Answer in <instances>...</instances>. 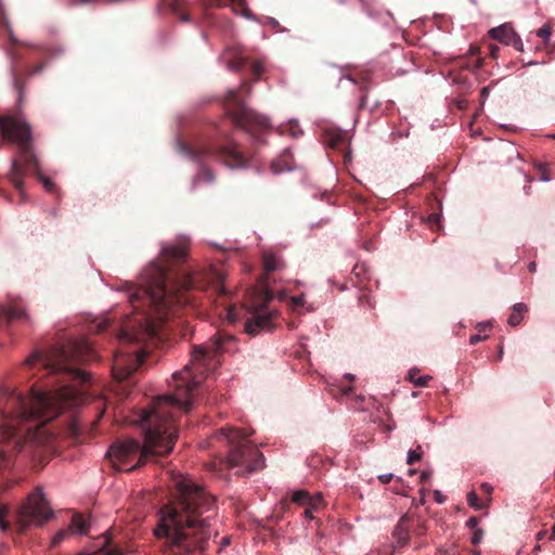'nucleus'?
Returning <instances> with one entry per match:
<instances>
[{
	"label": "nucleus",
	"mask_w": 555,
	"mask_h": 555,
	"mask_svg": "<svg viewBox=\"0 0 555 555\" xmlns=\"http://www.w3.org/2000/svg\"><path fill=\"white\" fill-rule=\"evenodd\" d=\"M73 396L66 386L54 391L31 389L29 396L0 390V474L13 466V455L42 462L54 451V434L46 425Z\"/></svg>",
	"instance_id": "1"
},
{
	"label": "nucleus",
	"mask_w": 555,
	"mask_h": 555,
	"mask_svg": "<svg viewBox=\"0 0 555 555\" xmlns=\"http://www.w3.org/2000/svg\"><path fill=\"white\" fill-rule=\"evenodd\" d=\"M173 486V498L159 511L154 535L172 555L204 553L212 534L216 499L189 476L175 477Z\"/></svg>",
	"instance_id": "2"
},
{
	"label": "nucleus",
	"mask_w": 555,
	"mask_h": 555,
	"mask_svg": "<svg viewBox=\"0 0 555 555\" xmlns=\"http://www.w3.org/2000/svg\"><path fill=\"white\" fill-rule=\"evenodd\" d=\"M198 386L199 380L193 377L185 385L178 386L173 393L157 397L151 410L143 411L140 422L145 427L144 443L128 438L116 441L106 452L109 457L119 461V469L132 470L152 456L172 451L178 437L176 413L192 410L194 390Z\"/></svg>",
	"instance_id": "3"
},
{
	"label": "nucleus",
	"mask_w": 555,
	"mask_h": 555,
	"mask_svg": "<svg viewBox=\"0 0 555 555\" xmlns=\"http://www.w3.org/2000/svg\"><path fill=\"white\" fill-rule=\"evenodd\" d=\"M195 288H205L199 273L189 269L170 273L165 264L152 261L143 269L137 284L125 282L117 289L127 292L132 305L142 301L153 307L155 315L145 314L139 325L142 334L154 337L167 323L176 305L190 304L183 293Z\"/></svg>",
	"instance_id": "4"
},
{
	"label": "nucleus",
	"mask_w": 555,
	"mask_h": 555,
	"mask_svg": "<svg viewBox=\"0 0 555 555\" xmlns=\"http://www.w3.org/2000/svg\"><path fill=\"white\" fill-rule=\"evenodd\" d=\"M92 344L85 337L72 338L62 344H55L44 351H34L25 361L29 367L39 364L49 374H62L68 380L87 383L88 373L77 369L75 363L94 359Z\"/></svg>",
	"instance_id": "5"
},
{
	"label": "nucleus",
	"mask_w": 555,
	"mask_h": 555,
	"mask_svg": "<svg viewBox=\"0 0 555 555\" xmlns=\"http://www.w3.org/2000/svg\"><path fill=\"white\" fill-rule=\"evenodd\" d=\"M0 132L5 140L17 145L18 158L12 159L8 178L21 195L24 196L23 176L31 168L36 170L38 180L44 189L50 193L54 192L53 181L42 173L39 160L34 152L31 127L28 121L21 116H2L0 117Z\"/></svg>",
	"instance_id": "6"
},
{
	"label": "nucleus",
	"mask_w": 555,
	"mask_h": 555,
	"mask_svg": "<svg viewBox=\"0 0 555 555\" xmlns=\"http://www.w3.org/2000/svg\"><path fill=\"white\" fill-rule=\"evenodd\" d=\"M177 147L183 155L201 165L199 175L193 180V188L198 182L201 176H203V179L207 183H212L215 181L212 170L203 165V162L207 158L222 160L230 169H245L249 167V160L234 142H228L221 145L216 143H206L197 149H191L179 140L177 142Z\"/></svg>",
	"instance_id": "7"
},
{
	"label": "nucleus",
	"mask_w": 555,
	"mask_h": 555,
	"mask_svg": "<svg viewBox=\"0 0 555 555\" xmlns=\"http://www.w3.org/2000/svg\"><path fill=\"white\" fill-rule=\"evenodd\" d=\"M248 434L243 429L220 428L212 439L228 447V464L236 468L240 475L260 470L264 466L263 454L247 439Z\"/></svg>",
	"instance_id": "8"
},
{
	"label": "nucleus",
	"mask_w": 555,
	"mask_h": 555,
	"mask_svg": "<svg viewBox=\"0 0 555 555\" xmlns=\"http://www.w3.org/2000/svg\"><path fill=\"white\" fill-rule=\"evenodd\" d=\"M237 89H230L227 93L225 109L233 124L242 128L254 144H264L266 137L272 131L270 118L260 115L247 107L238 99Z\"/></svg>",
	"instance_id": "9"
},
{
	"label": "nucleus",
	"mask_w": 555,
	"mask_h": 555,
	"mask_svg": "<svg viewBox=\"0 0 555 555\" xmlns=\"http://www.w3.org/2000/svg\"><path fill=\"white\" fill-rule=\"evenodd\" d=\"M53 517L44 493L41 488L31 492L26 502L15 514V525L20 532H24L30 527H40Z\"/></svg>",
	"instance_id": "10"
},
{
	"label": "nucleus",
	"mask_w": 555,
	"mask_h": 555,
	"mask_svg": "<svg viewBox=\"0 0 555 555\" xmlns=\"http://www.w3.org/2000/svg\"><path fill=\"white\" fill-rule=\"evenodd\" d=\"M118 338L125 346L115 352L112 372L116 379L125 380L144 362L146 352L140 347L128 346L133 340H139L137 335L121 331Z\"/></svg>",
	"instance_id": "11"
},
{
	"label": "nucleus",
	"mask_w": 555,
	"mask_h": 555,
	"mask_svg": "<svg viewBox=\"0 0 555 555\" xmlns=\"http://www.w3.org/2000/svg\"><path fill=\"white\" fill-rule=\"evenodd\" d=\"M234 341L230 334L218 333L203 345L194 346L191 363L198 366L199 373L212 371L218 365L217 357L229 350V346Z\"/></svg>",
	"instance_id": "12"
},
{
	"label": "nucleus",
	"mask_w": 555,
	"mask_h": 555,
	"mask_svg": "<svg viewBox=\"0 0 555 555\" xmlns=\"http://www.w3.org/2000/svg\"><path fill=\"white\" fill-rule=\"evenodd\" d=\"M272 291H267L261 298H254L248 304L249 317L244 330L248 335L255 336L262 331L270 330L272 313L268 310V304L273 299Z\"/></svg>",
	"instance_id": "13"
},
{
	"label": "nucleus",
	"mask_w": 555,
	"mask_h": 555,
	"mask_svg": "<svg viewBox=\"0 0 555 555\" xmlns=\"http://www.w3.org/2000/svg\"><path fill=\"white\" fill-rule=\"evenodd\" d=\"M90 528V522L88 518H85L80 514H75L72 517L70 524L61 530H59L51 540V545L56 547L63 541L68 540L76 535L87 534Z\"/></svg>",
	"instance_id": "14"
},
{
	"label": "nucleus",
	"mask_w": 555,
	"mask_h": 555,
	"mask_svg": "<svg viewBox=\"0 0 555 555\" xmlns=\"http://www.w3.org/2000/svg\"><path fill=\"white\" fill-rule=\"evenodd\" d=\"M489 35L491 38L505 46H512L519 52L524 51V43L520 36L507 24H502L498 27L491 28Z\"/></svg>",
	"instance_id": "15"
},
{
	"label": "nucleus",
	"mask_w": 555,
	"mask_h": 555,
	"mask_svg": "<svg viewBox=\"0 0 555 555\" xmlns=\"http://www.w3.org/2000/svg\"><path fill=\"white\" fill-rule=\"evenodd\" d=\"M96 553H102L103 555H124L119 546L112 543L108 530L98 537L80 555H94Z\"/></svg>",
	"instance_id": "16"
},
{
	"label": "nucleus",
	"mask_w": 555,
	"mask_h": 555,
	"mask_svg": "<svg viewBox=\"0 0 555 555\" xmlns=\"http://www.w3.org/2000/svg\"><path fill=\"white\" fill-rule=\"evenodd\" d=\"M283 266H284L283 261L275 254L267 253L263 255V268H264L266 273L260 278V281H259V283L262 287L263 294H266L267 291H271L269 288L268 274L273 271L280 270Z\"/></svg>",
	"instance_id": "17"
},
{
	"label": "nucleus",
	"mask_w": 555,
	"mask_h": 555,
	"mask_svg": "<svg viewBox=\"0 0 555 555\" xmlns=\"http://www.w3.org/2000/svg\"><path fill=\"white\" fill-rule=\"evenodd\" d=\"M160 254L167 262H179L186 257V246L183 244H163Z\"/></svg>",
	"instance_id": "18"
},
{
	"label": "nucleus",
	"mask_w": 555,
	"mask_h": 555,
	"mask_svg": "<svg viewBox=\"0 0 555 555\" xmlns=\"http://www.w3.org/2000/svg\"><path fill=\"white\" fill-rule=\"evenodd\" d=\"M0 320H3L5 322L10 323L15 320L29 321V317L23 308H18L15 306L0 305Z\"/></svg>",
	"instance_id": "19"
},
{
	"label": "nucleus",
	"mask_w": 555,
	"mask_h": 555,
	"mask_svg": "<svg viewBox=\"0 0 555 555\" xmlns=\"http://www.w3.org/2000/svg\"><path fill=\"white\" fill-rule=\"evenodd\" d=\"M406 518V516L401 517L398 525L396 526L393 530V538L397 541L398 546L403 547L405 546L410 541V532L406 528L402 526L403 520Z\"/></svg>",
	"instance_id": "20"
},
{
	"label": "nucleus",
	"mask_w": 555,
	"mask_h": 555,
	"mask_svg": "<svg viewBox=\"0 0 555 555\" xmlns=\"http://www.w3.org/2000/svg\"><path fill=\"white\" fill-rule=\"evenodd\" d=\"M527 311V306L524 302L515 304L512 307V312L508 315L507 323L511 326H517L524 318V313Z\"/></svg>",
	"instance_id": "21"
},
{
	"label": "nucleus",
	"mask_w": 555,
	"mask_h": 555,
	"mask_svg": "<svg viewBox=\"0 0 555 555\" xmlns=\"http://www.w3.org/2000/svg\"><path fill=\"white\" fill-rule=\"evenodd\" d=\"M292 502L304 505V506H312L317 508L315 499L311 498L308 491L306 490H297L292 495Z\"/></svg>",
	"instance_id": "22"
},
{
	"label": "nucleus",
	"mask_w": 555,
	"mask_h": 555,
	"mask_svg": "<svg viewBox=\"0 0 555 555\" xmlns=\"http://www.w3.org/2000/svg\"><path fill=\"white\" fill-rule=\"evenodd\" d=\"M416 369H411L408 373L409 380L416 387H425L431 377L429 375L416 376Z\"/></svg>",
	"instance_id": "23"
},
{
	"label": "nucleus",
	"mask_w": 555,
	"mask_h": 555,
	"mask_svg": "<svg viewBox=\"0 0 555 555\" xmlns=\"http://www.w3.org/2000/svg\"><path fill=\"white\" fill-rule=\"evenodd\" d=\"M281 133H288L291 137L297 138L302 134V129L296 120H291L287 128H282Z\"/></svg>",
	"instance_id": "24"
},
{
	"label": "nucleus",
	"mask_w": 555,
	"mask_h": 555,
	"mask_svg": "<svg viewBox=\"0 0 555 555\" xmlns=\"http://www.w3.org/2000/svg\"><path fill=\"white\" fill-rule=\"evenodd\" d=\"M7 54H8V56L10 57V60L12 62V64H11V73H12L13 83H14L15 88H18V80H17L16 73H15V64L18 61L20 56L13 50H8Z\"/></svg>",
	"instance_id": "25"
},
{
	"label": "nucleus",
	"mask_w": 555,
	"mask_h": 555,
	"mask_svg": "<svg viewBox=\"0 0 555 555\" xmlns=\"http://www.w3.org/2000/svg\"><path fill=\"white\" fill-rule=\"evenodd\" d=\"M423 452L422 447L417 446L415 450H409L406 455V463L412 465L422 459Z\"/></svg>",
	"instance_id": "26"
},
{
	"label": "nucleus",
	"mask_w": 555,
	"mask_h": 555,
	"mask_svg": "<svg viewBox=\"0 0 555 555\" xmlns=\"http://www.w3.org/2000/svg\"><path fill=\"white\" fill-rule=\"evenodd\" d=\"M467 503L474 509L478 511V509L483 508V504L480 502V500L475 491H470L467 493Z\"/></svg>",
	"instance_id": "27"
},
{
	"label": "nucleus",
	"mask_w": 555,
	"mask_h": 555,
	"mask_svg": "<svg viewBox=\"0 0 555 555\" xmlns=\"http://www.w3.org/2000/svg\"><path fill=\"white\" fill-rule=\"evenodd\" d=\"M270 167L272 172L275 175L293 170V167L287 164L282 166L280 159L273 160Z\"/></svg>",
	"instance_id": "28"
},
{
	"label": "nucleus",
	"mask_w": 555,
	"mask_h": 555,
	"mask_svg": "<svg viewBox=\"0 0 555 555\" xmlns=\"http://www.w3.org/2000/svg\"><path fill=\"white\" fill-rule=\"evenodd\" d=\"M244 67V61L242 59H235L225 63V68L230 72H241Z\"/></svg>",
	"instance_id": "29"
},
{
	"label": "nucleus",
	"mask_w": 555,
	"mask_h": 555,
	"mask_svg": "<svg viewBox=\"0 0 555 555\" xmlns=\"http://www.w3.org/2000/svg\"><path fill=\"white\" fill-rule=\"evenodd\" d=\"M8 511L5 507H0V531L7 532L10 529V522L7 520Z\"/></svg>",
	"instance_id": "30"
},
{
	"label": "nucleus",
	"mask_w": 555,
	"mask_h": 555,
	"mask_svg": "<svg viewBox=\"0 0 555 555\" xmlns=\"http://www.w3.org/2000/svg\"><path fill=\"white\" fill-rule=\"evenodd\" d=\"M552 28L548 25H543L538 31L537 36L542 38L545 42L550 40Z\"/></svg>",
	"instance_id": "31"
},
{
	"label": "nucleus",
	"mask_w": 555,
	"mask_h": 555,
	"mask_svg": "<svg viewBox=\"0 0 555 555\" xmlns=\"http://www.w3.org/2000/svg\"><path fill=\"white\" fill-rule=\"evenodd\" d=\"M251 72L258 79L264 72V66L260 61H255L251 65Z\"/></svg>",
	"instance_id": "32"
},
{
	"label": "nucleus",
	"mask_w": 555,
	"mask_h": 555,
	"mask_svg": "<svg viewBox=\"0 0 555 555\" xmlns=\"http://www.w3.org/2000/svg\"><path fill=\"white\" fill-rule=\"evenodd\" d=\"M344 133H336L334 134L332 138H330L328 140V144L333 147V149H337L339 147V144L340 142L343 141L344 139Z\"/></svg>",
	"instance_id": "33"
},
{
	"label": "nucleus",
	"mask_w": 555,
	"mask_h": 555,
	"mask_svg": "<svg viewBox=\"0 0 555 555\" xmlns=\"http://www.w3.org/2000/svg\"><path fill=\"white\" fill-rule=\"evenodd\" d=\"M482 538H483V530L476 529L472 535V543L475 545H478L482 541Z\"/></svg>",
	"instance_id": "34"
},
{
	"label": "nucleus",
	"mask_w": 555,
	"mask_h": 555,
	"mask_svg": "<svg viewBox=\"0 0 555 555\" xmlns=\"http://www.w3.org/2000/svg\"><path fill=\"white\" fill-rule=\"evenodd\" d=\"M332 386L337 388L341 396H349L353 390L352 386H341L340 384H334Z\"/></svg>",
	"instance_id": "35"
},
{
	"label": "nucleus",
	"mask_w": 555,
	"mask_h": 555,
	"mask_svg": "<svg viewBox=\"0 0 555 555\" xmlns=\"http://www.w3.org/2000/svg\"><path fill=\"white\" fill-rule=\"evenodd\" d=\"M291 300H292L293 308L300 307L305 302V295L300 294L297 296H293Z\"/></svg>",
	"instance_id": "36"
},
{
	"label": "nucleus",
	"mask_w": 555,
	"mask_h": 555,
	"mask_svg": "<svg viewBox=\"0 0 555 555\" xmlns=\"http://www.w3.org/2000/svg\"><path fill=\"white\" fill-rule=\"evenodd\" d=\"M487 338H488L487 335L474 334L469 337V344L476 345L482 340H486Z\"/></svg>",
	"instance_id": "37"
},
{
	"label": "nucleus",
	"mask_w": 555,
	"mask_h": 555,
	"mask_svg": "<svg viewBox=\"0 0 555 555\" xmlns=\"http://www.w3.org/2000/svg\"><path fill=\"white\" fill-rule=\"evenodd\" d=\"M478 524H479V519L475 516H472L466 520L465 525L469 529H477Z\"/></svg>",
	"instance_id": "38"
},
{
	"label": "nucleus",
	"mask_w": 555,
	"mask_h": 555,
	"mask_svg": "<svg viewBox=\"0 0 555 555\" xmlns=\"http://www.w3.org/2000/svg\"><path fill=\"white\" fill-rule=\"evenodd\" d=\"M5 27L9 31V37H10V40L13 42V43H20V40L16 38V36L14 35L13 30H12V27H11V24L5 21Z\"/></svg>",
	"instance_id": "39"
},
{
	"label": "nucleus",
	"mask_w": 555,
	"mask_h": 555,
	"mask_svg": "<svg viewBox=\"0 0 555 555\" xmlns=\"http://www.w3.org/2000/svg\"><path fill=\"white\" fill-rule=\"evenodd\" d=\"M489 49H490V52H489L490 56L493 57V59H498L499 57V53H500L499 46L490 44Z\"/></svg>",
	"instance_id": "40"
},
{
	"label": "nucleus",
	"mask_w": 555,
	"mask_h": 555,
	"mask_svg": "<svg viewBox=\"0 0 555 555\" xmlns=\"http://www.w3.org/2000/svg\"><path fill=\"white\" fill-rule=\"evenodd\" d=\"M434 496H435V500H436V502H437L438 504H442V503H444V501H446V498H444V495L441 493V491H440V490H435V491H434Z\"/></svg>",
	"instance_id": "41"
},
{
	"label": "nucleus",
	"mask_w": 555,
	"mask_h": 555,
	"mask_svg": "<svg viewBox=\"0 0 555 555\" xmlns=\"http://www.w3.org/2000/svg\"><path fill=\"white\" fill-rule=\"evenodd\" d=\"M267 23H268V25H270L272 28H274L276 30L280 28V23L274 17L268 16L267 17Z\"/></svg>",
	"instance_id": "42"
},
{
	"label": "nucleus",
	"mask_w": 555,
	"mask_h": 555,
	"mask_svg": "<svg viewBox=\"0 0 555 555\" xmlns=\"http://www.w3.org/2000/svg\"><path fill=\"white\" fill-rule=\"evenodd\" d=\"M314 511H317V508H313L312 506H307V508L305 509V513H304L305 517L310 520L313 519Z\"/></svg>",
	"instance_id": "43"
},
{
	"label": "nucleus",
	"mask_w": 555,
	"mask_h": 555,
	"mask_svg": "<svg viewBox=\"0 0 555 555\" xmlns=\"http://www.w3.org/2000/svg\"><path fill=\"white\" fill-rule=\"evenodd\" d=\"M393 475L391 473L389 474H383L378 476V479L383 483H388L392 479Z\"/></svg>",
	"instance_id": "44"
},
{
	"label": "nucleus",
	"mask_w": 555,
	"mask_h": 555,
	"mask_svg": "<svg viewBox=\"0 0 555 555\" xmlns=\"http://www.w3.org/2000/svg\"><path fill=\"white\" fill-rule=\"evenodd\" d=\"M490 326H491V322H489V321L480 322V323L477 324V328H478L479 332L486 331Z\"/></svg>",
	"instance_id": "45"
},
{
	"label": "nucleus",
	"mask_w": 555,
	"mask_h": 555,
	"mask_svg": "<svg viewBox=\"0 0 555 555\" xmlns=\"http://www.w3.org/2000/svg\"><path fill=\"white\" fill-rule=\"evenodd\" d=\"M107 327L106 321H101L96 325L98 333L104 332Z\"/></svg>",
	"instance_id": "46"
},
{
	"label": "nucleus",
	"mask_w": 555,
	"mask_h": 555,
	"mask_svg": "<svg viewBox=\"0 0 555 555\" xmlns=\"http://www.w3.org/2000/svg\"><path fill=\"white\" fill-rule=\"evenodd\" d=\"M230 541H231V540H230V537H223V538L221 539V541H220V548H219V551H220L221 548H223V547L228 546V545L230 544Z\"/></svg>",
	"instance_id": "47"
},
{
	"label": "nucleus",
	"mask_w": 555,
	"mask_h": 555,
	"mask_svg": "<svg viewBox=\"0 0 555 555\" xmlns=\"http://www.w3.org/2000/svg\"><path fill=\"white\" fill-rule=\"evenodd\" d=\"M420 478H421V481H422V482H425L427 479H429V478H430V472L423 470V472L421 473Z\"/></svg>",
	"instance_id": "48"
},
{
	"label": "nucleus",
	"mask_w": 555,
	"mask_h": 555,
	"mask_svg": "<svg viewBox=\"0 0 555 555\" xmlns=\"http://www.w3.org/2000/svg\"><path fill=\"white\" fill-rule=\"evenodd\" d=\"M313 498L315 499L317 509H318L322 504L323 498H322L321 493H317Z\"/></svg>",
	"instance_id": "49"
},
{
	"label": "nucleus",
	"mask_w": 555,
	"mask_h": 555,
	"mask_svg": "<svg viewBox=\"0 0 555 555\" xmlns=\"http://www.w3.org/2000/svg\"><path fill=\"white\" fill-rule=\"evenodd\" d=\"M546 533L547 532L545 530L539 531L535 535L537 541L543 540L546 537Z\"/></svg>",
	"instance_id": "50"
},
{
	"label": "nucleus",
	"mask_w": 555,
	"mask_h": 555,
	"mask_svg": "<svg viewBox=\"0 0 555 555\" xmlns=\"http://www.w3.org/2000/svg\"><path fill=\"white\" fill-rule=\"evenodd\" d=\"M172 12L178 13L179 10V3L177 1H173L169 4Z\"/></svg>",
	"instance_id": "51"
},
{
	"label": "nucleus",
	"mask_w": 555,
	"mask_h": 555,
	"mask_svg": "<svg viewBox=\"0 0 555 555\" xmlns=\"http://www.w3.org/2000/svg\"><path fill=\"white\" fill-rule=\"evenodd\" d=\"M228 319H229L230 322H235V320H236V317H235L234 311L232 309H230L228 311Z\"/></svg>",
	"instance_id": "52"
},
{
	"label": "nucleus",
	"mask_w": 555,
	"mask_h": 555,
	"mask_svg": "<svg viewBox=\"0 0 555 555\" xmlns=\"http://www.w3.org/2000/svg\"><path fill=\"white\" fill-rule=\"evenodd\" d=\"M243 16L246 17L247 20H255L254 14L249 10H245L243 13Z\"/></svg>",
	"instance_id": "53"
},
{
	"label": "nucleus",
	"mask_w": 555,
	"mask_h": 555,
	"mask_svg": "<svg viewBox=\"0 0 555 555\" xmlns=\"http://www.w3.org/2000/svg\"><path fill=\"white\" fill-rule=\"evenodd\" d=\"M481 488H482L486 492H488V493H490V492L492 491V486H490V485H489V483H487V482L482 483V485H481Z\"/></svg>",
	"instance_id": "54"
},
{
	"label": "nucleus",
	"mask_w": 555,
	"mask_h": 555,
	"mask_svg": "<svg viewBox=\"0 0 555 555\" xmlns=\"http://www.w3.org/2000/svg\"><path fill=\"white\" fill-rule=\"evenodd\" d=\"M179 18L181 22L185 23L191 21V16L189 14H181Z\"/></svg>",
	"instance_id": "55"
},
{
	"label": "nucleus",
	"mask_w": 555,
	"mask_h": 555,
	"mask_svg": "<svg viewBox=\"0 0 555 555\" xmlns=\"http://www.w3.org/2000/svg\"><path fill=\"white\" fill-rule=\"evenodd\" d=\"M489 95V87H483L481 89V96L487 98Z\"/></svg>",
	"instance_id": "56"
},
{
	"label": "nucleus",
	"mask_w": 555,
	"mask_h": 555,
	"mask_svg": "<svg viewBox=\"0 0 555 555\" xmlns=\"http://www.w3.org/2000/svg\"><path fill=\"white\" fill-rule=\"evenodd\" d=\"M420 493H421V495H420V499H421V500H420V502H421V504H424V503H425V490H424V489H421V490H420Z\"/></svg>",
	"instance_id": "57"
},
{
	"label": "nucleus",
	"mask_w": 555,
	"mask_h": 555,
	"mask_svg": "<svg viewBox=\"0 0 555 555\" xmlns=\"http://www.w3.org/2000/svg\"><path fill=\"white\" fill-rule=\"evenodd\" d=\"M343 79H347L351 83L356 85V79L351 75H345V76H343Z\"/></svg>",
	"instance_id": "58"
},
{
	"label": "nucleus",
	"mask_w": 555,
	"mask_h": 555,
	"mask_svg": "<svg viewBox=\"0 0 555 555\" xmlns=\"http://www.w3.org/2000/svg\"><path fill=\"white\" fill-rule=\"evenodd\" d=\"M218 292L221 294V295H225L227 294V289L223 285H218Z\"/></svg>",
	"instance_id": "59"
},
{
	"label": "nucleus",
	"mask_w": 555,
	"mask_h": 555,
	"mask_svg": "<svg viewBox=\"0 0 555 555\" xmlns=\"http://www.w3.org/2000/svg\"><path fill=\"white\" fill-rule=\"evenodd\" d=\"M528 268H529L530 272H535V269H537L535 262H530Z\"/></svg>",
	"instance_id": "60"
},
{
	"label": "nucleus",
	"mask_w": 555,
	"mask_h": 555,
	"mask_svg": "<svg viewBox=\"0 0 555 555\" xmlns=\"http://www.w3.org/2000/svg\"><path fill=\"white\" fill-rule=\"evenodd\" d=\"M183 372H176L172 374L173 379H178L182 377Z\"/></svg>",
	"instance_id": "61"
},
{
	"label": "nucleus",
	"mask_w": 555,
	"mask_h": 555,
	"mask_svg": "<svg viewBox=\"0 0 555 555\" xmlns=\"http://www.w3.org/2000/svg\"><path fill=\"white\" fill-rule=\"evenodd\" d=\"M345 378L349 379V380H354V375L353 374H350V373H346L344 375Z\"/></svg>",
	"instance_id": "62"
},
{
	"label": "nucleus",
	"mask_w": 555,
	"mask_h": 555,
	"mask_svg": "<svg viewBox=\"0 0 555 555\" xmlns=\"http://www.w3.org/2000/svg\"><path fill=\"white\" fill-rule=\"evenodd\" d=\"M64 53V49L63 48H59L55 50V52H53L54 55H60V54H63Z\"/></svg>",
	"instance_id": "63"
},
{
	"label": "nucleus",
	"mask_w": 555,
	"mask_h": 555,
	"mask_svg": "<svg viewBox=\"0 0 555 555\" xmlns=\"http://www.w3.org/2000/svg\"><path fill=\"white\" fill-rule=\"evenodd\" d=\"M551 539L555 541V524L552 527Z\"/></svg>",
	"instance_id": "64"
}]
</instances>
